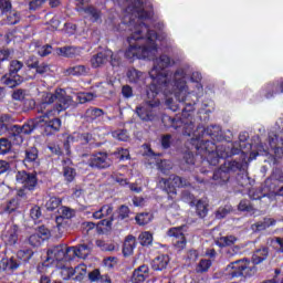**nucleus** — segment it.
Segmentation results:
<instances>
[{"label": "nucleus", "mask_w": 283, "mask_h": 283, "mask_svg": "<svg viewBox=\"0 0 283 283\" xmlns=\"http://www.w3.org/2000/svg\"><path fill=\"white\" fill-rule=\"evenodd\" d=\"M169 65H176L175 61H171L169 55H161L158 59L154 60V66L149 72L150 78H153V83L150 85H155L157 90H160L166 96L169 94H175L177 101L179 103H185L187 101V96L189 95V86H187V72L189 70V65H184L171 72L165 71Z\"/></svg>", "instance_id": "obj_1"}, {"label": "nucleus", "mask_w": 283, "mask_h": 283, "mask_svg": "<svg viewBox=\"0 0 283 283\" xmlns=\"http://www.w3.org/2000/svg\"><path fill=\"white\" fill-rule=\"evenodd\" d=\"M138 24L134 27L133 33L128 36V48L125 52L126 59H151L156 56L158 48H156V31L149 30L145 23L138 20Z\"/></svg>", "instance_id": "obj_2"}, {"label": "nucleus", "mask_w": 283, "mask_h": 283, "mask_svg": "<svg viewBox=\"0 0 283 283\" xmlns=\"http://www.w3.org/2000/svg\"><path fill=\"white\" fill-rule=\"evenodd\" d=\"M72 105V97L65 94L63 88L55 90L54 93H46L40 104V112L43 114L34 120H52L57 114L67 109Z\"/></svg>", "instance_id": "obj_3"}, {"label": "nucleus", "mask_w": 283, "mask_h": 283, "mask_svg": "<svg viewBox=\"0 0 283 283\" xmlns=\"http://www.w3.org/2000/svg\"><path fill=\"white\" fill-rule=\"evenodd\" d=\"M72 105V97L65 94L63 88L55 90L54 93H46L40 104V112L43 114L34 120H52L57 114L67 109Z\"/></svg>", "instance_id": "obj_4"}, {"label": "nucleus", "mask_w": 283, "mask_h": 283, "mask_svg": "<svg viewBox=\"0 0 283 283\" xmlns=\"http://www.w3.org/2000/svg\"><path fill=\"white\" fill-rule=\"evenodd\" d=\"M158 92L163 91L156 87V85H150L147 90L145 103L135 108V114L144 123H151L158 118V107H160V99L156 97L158 96Z\"/></svg>", "instance_id": "obj_5"}, {"label": "nucleus", "mask_w": 283, "mask_h": 283, "mask_svg": "<svg viewBox=\"0 0 283 283\" xmlns=\"http://www.w3.org/2000/svg\"><path fill=\"white\" fill-rule=\"evenodd\" d=\"M0 132H2V134H6V132H11L12 136L15 137V145H21V143H23L22 134H32V128L30 127V123L23 124L22 126L14 125V117H12V115L1 114Z\"/></svg>", "instance_id": "obj_6"}, {"label": "nucleus", "mask_w": 283, "mask_h": 283, "mask_svg": "<svg viewBox=\"0 0 283 283\" xmlns=\"http://www.w3.org/2000/svg\"><path fill=\"white\" fill-rule=\"evenodd\" d=\"M72 249L66 248L63 244L52 245L46 251V259L44 261V266H50L55 262H70L72 260Z\"/></svg>", "instance_id": "obj_7"}, {"label": "nucleus", "mask_w": 283, "mask_h": 283, "mask_svg": "<svg viewBox=\"0 0 283 283\" xmlns=\"http://www.w3.org/2000/svg\"><path fill=\"white\" fill-rule=\"evenodd\" d=\"M31 127V133L34 129L41 127L42 134L44 136H52V134H56L61 129V119L60 118H52V119H42V120H32L29 122Z\"/></svg>", "instance_id": "obj_8"}, {"label": "nucleus", "mask_w": 283, "mask_h": 283, "mask_svg": "<svg viewBox=\"0 0 283 283\" xmlns=\"http://www.w3.org/2000/svg\"><path fill=\"white\" fill-rule=\"evenodd\" d=\"M224 165L227 170L218 169L217 171H214L212 177L213 180H217L219 185H224V182H229V171L235 172L242 169V163L237 160L228 161Z\"/></svg>", "instance_id": "obj_9"}, {"label": "nucleus", "mask_w": 283, "mask_h": 283, "mask_svg": "<svg viewBox=\"0 0 283 283\" xmlns=\"http://www.w3.org/2000/svg\"><path fill=\"white\" fill-rule=\"evenodd\" d=\"M87 165L91 169H109L112 167V159H109L107 153L98 151L90 155Z\"/></svg>", "instance_id": "obj_10"}, {"label": "nucleus", "mask_w": 283, "mask_h": 283, "mask_svg": "<svg viewBox=\"0 0 283 283\" xmlns=\"http://www.w3.org/2000/svg\"><path fill=\"white\" fill-rule=\"evenodd\" d=\"M15 180L18 185H22V187H24V189H29V191H32L39 182L35 172H28L25 170L18 171L15 175Z\"/></svg>", "instance_id": "obj_11"}, {"label": "nucleus", "mask_w": 283, "mask_h": 283, "mask_svg": "<svg viewBox=\"0 0 283 283\" xmlns=\"http://www.w3.org/2000/svg\"><path fill=\"white\" fill-rule=\"evenodd\" d=\"M227 280H234V277L244 276L243 259L231 262L224 270Z\"/></svg>", "instance_id": "obj_12"}, {"label": "nucleus", "mask_w": 283, "mask_h": 283, "mask_svg": "<svg viewBox=\"0 0 283 283\" xmlns=\"http://www.w3.org/2000/svg\"><path fill=\"white\" fill-rule=\"evenodd\" d=\"M127 14H132L133 17H137L138 19H147L149 14L145 11L143 7V2L140 0H126Z\"/></svg>", "instance_id": "obj_13"}, {"label": "nucleus", "mask_w": 283, "mask_h": 283, "mask_svg": "<svg viewBox=\"0 0 283 283\" xmlns=\"http://www.w3.org/2000/svg\"><path fill=\"white\" fill-rule=\"evenodd\" d=\"M167 235H169V238H175L174 245L179 251H182V249L187 247V239H185V233H182V227L170 228Z\"/></svg>", "instance_id": "obj_14"}, {"label": "nucleus", "mask_w": 283, "mask_h": 283, "mask_svg": "<svg viewBox=\"0 0 283 283\" xmlns=\"http://www.w3.org/2000/svg\"><path fill=\"white\" fill-rule=\"evenodd\" d=\"M210 156H217L213 159H211V157L208 159L210 164L216 166L220 163V158H229V156H231V147L218 145L216 146V153H211Z\"/></svg>", "instance_id": "obj_15"}, {"label": "nucleus", "mask_w": 283, "mask_h": 283, "mask_svg": "<svg viewBox=\"0 0 283 283\" xmlns=\"http://www.w3.org/2000/svg\"><path fill=\"white\" fill-rule=\"evenodd\" d=\"M109 56H112V51H103L92 56L91 65L92 67H103L109 61Z\"/></svg>", "instance_id": "obj_16"}, {"label": "nucleus", "mask_w": 283, "mask_h": 283, "mask_svg": "<svg viewBox=\"0 0 283 283\" xmlns=\"http://www.w3.org/2000/svg\"><path fill=\"white\" fill-rule=\"evenodd\" d=\"M277 221L274 218L265 217L262 221H259L256 223H253L251 226V231L253 233H259V231H266L270 227H275Z\"/></svg>", "instance_id": "obj_17"}, {"label": "nucleus", "mask_w": 283, "mask_h": 283, "mask_svg": "<svg viewBox=\"0 0 283 283\" xmlns=\"http://www.w3.org/2000/svg\"><path fill=\"white\" fill-rule=\"evenodd\" d=\"M193 165H196V156H193V153L191 150L184 151L179 161L180 169L187 171V169H190Z\"/></svg>", "instance_id": "obj_18"}, {"label": "nucleus", "mask_w": 283, "mask_h": 283, "mask_svg": "<svg viewBox=\"0 0 283 283\" xmlns=\"http://www.w3.org/2000/svg\"><path fill=\"white\" fill-rule=\"evenodd\" d=\"M169 262H170L169 255L160 254L153 260L151 269L154 271H165V269L169 266Z\"/></svg>", "instance_id": "obj_19"}, {"label": "nucleus", "mask_w": 283, "mask_h": 283, "mask_svg": "<svg viewBox=\"0 0 283 283\" xmlns=\"http://www.w3.org/2000/svg\"><path fill=\"white\" fill-rule=\"evenodd\" d=\"M148 275H149V268L147 265H142L133 272L132 282L140 283L144 280H147Z\"/></svg>", "instance_id": "obj_20"}, {"label": "nucleus", "mask_w": 283, "mask_h": 283, "mask_svg": "<svg viewBox=\"0 0 283 283\" xmlns=\"http://www.w3.org/2000/svg\"><path fill=\"white\" fill-rule=\"evenodd\" d=\"M34 56H30L27 61L28 67L31 70H36V74H48L50 72V65L48 63H41L39 64V61H34V63H30Z\"/></svg>", "instance_id": "obj_21"}, {"label": "nucleus", "mask_w": 283, "mask_h": 283, "mask_svg": "<svg viewBox=\"0 0 283 283\" xmlns=\"http://www.w3.org/2000/svg\"><path fill=\"white\" fill-rule=\"evenodd\" d=\"M71 249V256L72 258H81L82 260H85V258H87V255H90V247H87V244H81L77 247H72L69 248Z\"/></svg>", "instance_id": "obj_22"}, {"label": "nucleus", "mask_w": 283, "mask_h": 283, "mask_svg": "<svg viewBox=\"0 0 283 283\" xmlns=\"http://www.w3.org/2000/svg\"><path fill=\"white\" fill-rule=\"evenodd\" d=\"M2 85H7V87H19L21 83H23V77H20L19 75H12L8 77V75H4L1 77Z\"/></svg>", "instance_id": "obj_23"}, {"label": "nucleus", "mask_w": 283, "mask_h": 283, "mask_svg": "<svg viewBox=\"0 0 283 283\" xmlns=\"http://www.w3.org/2000/svg\"><path fill=\"white\" fill-rule=\"evenodd\" d=\"M90 282H97V283H112V279L107 275L101 274V270L95 269L88 273Z\"/></svg>", "instance_id": "obj_24"}, {"label": "nucleus", "mask_w": 283, "mask_h": 283, "mask_svg": "<svg viewBox=\"0 0 283 283\" xmlns=\"http://www.w3.org/2000/svg\"><path fill=\"white\" fill-rule=\"evenodd\" d=\"M19 266H20V263L14 261L13 258L2 259L0 261V273H3V271H17Z\"/></svg>", "instance_id": "obj_25"}, {"label": "nucleus", "mask_w": 283, "mask_h": 283, "mask_svg": "<svg viewBox=\"0 0 283 283\" xmlns=\"http://www.w3.org/2000/svg\"><path fill=\"white\" fill-rule=\"evenodd\" d=\"M2 21L6 25H17V23L21 21V17L19 15V12L11 9L2 17Z\"/></svg>", "instance_id": "obj_26"}, {"label": "nucleus", "mask_w": 283, "mask_h": 283, "mask_svg": "<svg viewBox=\"0 0 283 283\" xmlns=\"http://www.w3.org/2000/svg\"><path fill=\"white\" fill-rule=\"evenodd\" d=\"M195 205L197 216L207 218V214L209 213V201H207V199H199Z\"/></svg>", "instance_id": "obj_27"}, {"label": "nucleus", "mask_w": 283, "mask_h": 283, "mask_svg": "<svg viewBox=\"0 0 283 283\" xmlns=\"http://www.w3.org/2000/svg\"><path fill=\"white\" fill-rule=\"evenodd\" d=\"M134 249H136V237L127 235L124 241L123 254L125 256L132 255V253H134Z\"/></svg>", "instance_id": "obj_28"}, {"label": "nucleus", "mask_w": 283, "mask_h": 283, "mask_svg": "<svg viewBox=\"0 0 283 283\" xmlns=\"http://www.w3.org/2000/svg\"><path fill=\"white\" fill-rule=\"evenodd\" d=\"M8 244L13 245L19 240V226L13 224L8 230L7 234L4 235Z\"/></svg>", "instance_id": "obj_29"}, {"label": "nucleus", "mask_w": 283, "mask_h": 283, "mask_svg": "<svg viewBox=\"0 0 283 283\" xmlns=\"http://www.w3.org/2000/svg\"><path fill=\"white\" fill-rule=\"evenodd\" d=\"M266 258H269V248L259 249L252 255V263L262 264Z\"/></svg>", "instance_id": "obj_30"}, {"label": "nucleus", "mask_w": 283, "mask_h": 283, "mask_svg": "<svg viewBox=\"0 0 283 283\" xmlns=\"http://www.w3.org/2000/svg\"><path fill=\"white\" fill-rule=\"evenodd\" d=\"M74 216H75L74 209L69 208V207H62V208H60V216L56 217L55 222L57 224H60L61 220H63V219L64 220H70L72 218H74Z\"/></svg>", "instance_id": "obj_31"}, {"label": "nucleus", "mask_w": 283, "mask_h": 283, "mask_svg": "<svg viewBox=\"0 0 283 283\" xmlns=\"http://www.w3.org/2000/svg\"><path fill=\"white\" fill-rule=\"evenodd\" d=\"M158 185L161 189H164L165 192L168 193L169 198H171V196H176V187L169 185V179L159 178Z\"/></svg>", "instance_id": "obj_32"}, {"label": "nucleus", "mask_w": 283, "mask_h": 283, "mask_svg": "<svg viewBox=\"0 0 283 283\" xmlns=\"http://www.w3.org/2000/svg\"><path fill=\"white\" fill-rule=\"evenodd\" d=\"M73 275H75L73 280H75L76 282H83V280L87 275V266H85V264H80L75 266V269H73Z\"/></svg>", "instance_id": "obj_33"}, {"label": "nucleus", "mask_w": 283, "mask_h": 283, "mask_svg": "<svg viewBox=\"0 0 283 283\" xmlns=\"http://www.w3.org/2000/svg\"><path fill=\"white\" fill-rule=\"evenodd\" d=\"M135 220L139 227H145V224H149V222L154 220V214L149 212H140L135 217Z\"/></svg>", "instance_id": "obj_34"}, {"label": "nucleus", "mask_w": 283, "mask_h": 283, "mask_svg": "<svg viewBox=\"0 0 283 283\" xmlns=\"http://www.w3.org/2000/svg\"><path fill=\"white\" fill-rule=\"evenodd\" d=\"M66 72L67 74H72L73 76H83L90 72V67L85 65H76L69 67Z\"/></svg>", "instance_id": "obj_35"}, {"label": "nucleus", "mask_w": 283, "mask_h": 283, "mask_svg": "<svg viewBox=\"0 0 283 283\" xmlns=\"http://www.w3.org/2000/svg\"><path fill=\"white\" fill-rule=\"evenodd\" d=\"M103 114H105V112L101 108H88L85 112V118L90 122L92 120H96V118H101V116H103Z\"/></svg>", "instance_id": "obj_36"}, {"label": "nucleus", "mask_w": 283, "mask_h": 283, "mask_svg": "<svg viewBox=\"0 0 283 283\" xmlns=\"http://www.w3.org/2000/svg\"><path fill=\"white\" fill-rule=\"evenodd\" d=\"M256 264L251 265V261L249 259H243V275L251 277V275H255L258 273V266Z\"/></svg>", "instance_id": "obj_37"}, {"label": "nucleus", "mask_w": 283, "mask_h": 283, "mask_svg": "<svg viewBox=\"0 0 283 283\" xmlns=\"http://www.w3.org/2000/svg\"><path fill=\"white\" fill-rule=\"evenodd\" d=\"M81 10H83L85 12V14H88V17H91L92 21H97L101 19V11H98L94 7L77 8V12H81Z\"/></svg>", "instance_id": "obj_38"}, {"label": "nucleus", "mask_w": 283, "mask_h": 283, "mask_svg": "<svg viewBox=\"0 0 283 283\" xmlns=\"http://www.w3.org/2000/svg\"><path fill=\"white\" fill-rule=\"evenodd\" d=\"M10 151H12V142L6 137L0 138V156H6Z\"/></svg>", "instance_id": "obj_39"}, {"label": "nucleus", "mask_w": 283, "mask_h": 283, "mask_svg": "<svg viewBox=\"0 0 283 283\" xmlns=\"http://www.w3.org/2000/svg\"><path fill=\"white\" fill-rule=\"evenodd\" d=\"M268 90H275V91H268L265 94V97L268 98H273V96L275 94H283V82H281L280 84L275 85V84H269L268 85Z\"/></svg>", "instance_id": "obj_40"}, {"label": "nucleus", "mask_w": 283, "mask_h": 283, "mask_svg": "<svg viewBox=\"0 0 283 283\" xmlns=\"http://www.w3.org/2000/svg\"><path fill=\"white\" fill-rule=\"evenodd\" d=\"M142 247H149L154 242V235L150 232H142L138 237Z\"/></svg>", "instance_id": "obj_41"}, {"label": "nucleus", "mask_w": 283, "mask_h": 283, "mask_svg": "<svg viewBox=\"0 0 283 283\" xmlns=\"http://www.w3.org/2000/svg\"><path fill=\"white\" fill-rule=\"evenodd\" d=\"M39 158V150L36 147H31L25 150L24 163H34Z\"/></svg>", "instance_id": "obj_42"}, {"label": "nucleus", "mask_w": 283, "mask_h": 283, "mask_svg": "<svg viewBox=\"0 0 283 283\" xmlns=\"http://www.w3.org/2000/svg\"><path fill=\"white\" fill-rule=\"evenodd\" d=\"M128 81L130 83H140V78H143V72L136 70V69H130L127 72Z\"/></svg>", "instance_id": "obj_43"}, {"label": "nucleus", "mask_w": 283, "mask_h": 283, "mask_svg": "<svg viewBox=\"0 0 283 283\" xmlns=\"http://www.w3.org/2000/svg\"><path fill=\"white\" fill-rule=\"evenodd\" d=\"M22 69H23V62L18 61V60L11 61L10 66H9V76H13Z\"/></svg>", "instance_id": "obj_44"}, {"label": "nucleus", "mask_w": 283, "mask_h": 283, "mask_svg": "<svg viewBox=\"0 0 283 283\" xmlns=\"http://www.w3.org/2000/svg\"><path fill=\"white\" fill-rule=\"evenodd\" d=\"M169 180H172V185H175V187H178L179 189L184 187H189L191 185L187 179L180 176H174L172 178H169Z\"/></svg>", "instance_id": "obj_45"}, {"label": "nucleus", "mask_w": 283, "mask_h": 283, "mask_svg": "<svg viewBox=\"0 0 283 283\" xmlns=\"http://www.w3.org/2000/svg\"><path fill=\"white\" fill-rule=\"evenodd\" d=\"M232 211L233 208L231 206L221 207L216 211V218L217 220H222V218H227Z\"/></svg>", "instance_id": "obj_46"}, {"label": "nucleus", "mask_w": 283, "mask_h": 283, "mask_svg": "<svg viewBox=\"0 0 283 283\" xmlns=\"http://www.w3.org/2000/svg\"><path fill=\"white\" fill-rule=\"evenodd\" d=\"M61 198L51 197L50 200L46 201V209L48 211H54V209H59L61 207Z\"/></svg>", "instance_id": "obj_47"}, {"label": "nucleus", "mask_w": 283, "mask_h": 283, "mask_svg": "<svg viewBox=\"0 0 283 283\" xmlns=\"http://www.w3.org/2000/svg\"><path fill=\"white\" fill-rule=\"evenodd\" d=\"M12 10L10 0H0V17H6Z\"/></svg>", "instance_id": "obj_48"}, {"label": "nucleus", "mask_w": 283, "mask_h": 283, "mask_svg": "<svg viewBox=\"0 0 283 283\" xmlns=\"http://www.w3.org/2000/svg\"><path fill=\"white\" fill-rule=\"evenodd\" d=\"M28 243L31 245V247H41V244H43V237H41V234H31L28 239Z\"/></svg>", "instance_id": "obj_49"}, {"label": "nucleus", "mask_w": 283, "mask_h": 283, "mask_svg": "<svg viewBox=\"0 0 283 283\" xmlns=\"http://www.w3.org/2000/svg\"><path fill=\"white\" fill-rule=\"evenodd\" d=\"M112 156H116L118 160H129V150L125 148H117Z\"/></svg>", "instance_id": "obj_50"}, {"label": "nucleus", "mask_w": 283, "mask_h": 283, "mask_svg": "<svg viewBox=\"0 0 283 283\" xmlns=\"http://www.w3.org/2000/svg\"><path fill=\"white\" fill-rule=\"evenodd\" d=\"M209 269H211V260L202 259L197 266V273H207Z\"/></svg>", "instance_id": "obj_51"}, {"label": "nucleus", "mask_w": 283, "mask_h": 283, "mask_svg": "<svg viewBox=\"0 0 283 283\" xmlns=\"http://www.w3.org/2000/svg\"><path fill=\"white\" fill-rule=\"evenodd\" d=\"M202 132H203L202 136L207 135V136H211V138H218V136H220V127L218 126H210L203 129Z\"/></svg>", "instance_id": "obj_52"}, {"label": "nucleus", "mask_w": 283, "mask_h": 283, "mask_svg": "<svg viewBox=\"0 0 283 283\" xmlns=\"http://www.w3.org/2000/svg\"><path fill=\"white\" fill-rule=\"evenodd\" d=\"M235 240H238L235 237L229 235V237H221L219 242L221 247H231L235 244Z\"/></svg>", "instance_id": "obj_53"}, {"label": "nucleus", "mask_w": 283, "mask_h": 283, "mask_svg": "<svg viewBox=\"0 0 283 283\" xmlns=\"http://www.w3.org/2000/svg\"><path fill=\"white\" fill-rule=\"evenodd\" d=\"M64 178L67 180V182H72V180H74V178L76 177V170H74V168L72 167H64Z\"/></svg>", "instance_id": "obj_54"}, {"label": "nucleus", "mask_w": 283, "mask_h": 283, "mask_svg": "<svg viewBox=\"0 0 283 283\" xmlns=\"http://www.w3.org/2000/svg\"><path fill=\"white\" fill-rule=\"evenodd\" d=\"M56 54H59V56H73L74 54V49L70 48V46H64V48H59L56 49Z\"/></svg>", "instance_id": "obj_55"}, {"label": "nucleus", "mask_w": 283, "mask_h": 283, "mask_svg": "<svg viewBox=\"0 0 283 283\" xmlns=\"http://www.w3.org/2000/svg\"><path fill=\"white\" fill-rule=\"evenodd\" d=\"M172 167L174 165L169 160H161L158 164V169H160L163 174H167V171H171Z\"/></svg>", "instance_id": "obj_56"}, {"label": "nucleus", "mask_w": 283, "mask_h": 283, "mask_svg": "<svg viewBox=\"0 0 283 283\" xmlns=\"http://www.w3.org/2000/svg\"><path fill=\"white\" fill-rule=\"evenodd\" d=\"M239 211H248V213H251V211H253V206L251 205V201L241 200L239 203Z\"/></svg>", "instance_id": "obj_57"}, {"label": "nucleus", "mask_w": 283, "mask_h": 283, "mask_svg": "<svg viewBox=\"0 0 283 283\" xmlns=\"http://www.w3.org/2000/svg\"><path fill=\"white\" fill-rule=\"evenodd\" d=\"M182 134L184 136H195V138H198V135L193 130V123L185 124Z\"/></svg>", "instance_id": "obj_58"}, {"label": "nucleus", "mask_w": 283, "mask_h": 283, "mask_svg": "<svg viewBox=\"0 0 283 283\" xmlns=\"http://www.w3.org/2000/svg\"><path fill=\"white\" fill-rule=\"evenodd\" d=\"M63 280H72L74 276V268H63L61 271Z\"/></svg>", "instance_id": "obj_59"}, {"label": "nucleus", "mask_w": 283, "mask_h": 283, "mask_svg": "<svg viewBox=\"0 0 283 283\" xmlns=\"http://www.w3.org/2000/svg\"><path fill=\"white\" fill-rule=\"evenodd\" d=\"M42 213H41V207L39 206H33L30 210V217L32 218V220H39V218H41Z\"/></svg>", "instance_id": "obj_60"}, {"label": "nucleus", "mask_w": 283, "mask_h": 283, "mask_svg": "<svg viewBox=\"0 0 283 283\" xmlns=\"http://www.w3.org/2000/svg\"><path fill=\"white\" fill-rule=\"evenodd\" d=\"M161 147L163 149H169L171 147V135L166 134L161 136Z\"/></svg>", "instance_id": "obj_61"}, {"label": "nucleus", "mask_w": 283, "mask_h": 283, "mask_svg": "<svg viewBox=\"0 0 283 283\" xmlns=\"http://www.w3.org/2000/svg\"><path fill=\"white\" fill-rule=\"evenodd\" d=\"M38 54L40 56H48L49 54H52V45L46 44L38 49Z\"/></svg>", "instance_id": "obj_62"}, {"label": "nucleus", "mask_w": 283, "mask_h": 283, "mask_svg": "<svg viewBox=\"0 0 283 283\" xmlns=\"http://www.w3.org/2000/svg\"><path fill=\"white\" fill-rule=\"evenodd\" d=\"M126 218H129V207L120 206L119 207V212H118V219L119 220H126Z\"/></svg>", "instance_id": "obj_63"}, {"label": "nucleus", "mask_w": 283, "mask_h": 283, "mask_svg": "<svg viewBox=\"0 0 283 283\" xmlns=\"http://www.w3.org/2000/svg\"><path fill=\"white\" fill-rule=\"evenodd\" d=\"M13 101H23L25 98V91L19 88L12 93Z\"/></svg>", "instance_id": "obj_64"}]
</instances>
